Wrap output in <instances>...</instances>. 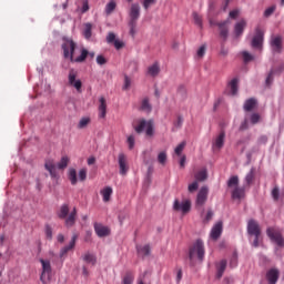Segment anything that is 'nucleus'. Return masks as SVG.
<instances>
[{
    "label": "nucleus",
    "mask_w": 284,
    "mask_h": 284,
    "mask_svg": "<svg viewBox=\"0 0 284 284\" xmlns=\"http://www.w3.org/2000/svg\"><path fill=\"white\" fill-rule=\"evenodd\" d=\"M90 125V118H82L78 124L79 130H83Z\"/></svg>",
    "instance_id": "obj_42"
},
{
    "label": "nucleus",
    "mask_w": 284,
    "mask_h": 284,
    "mask_svg": "<svg viewBox=\"0 0 284 284\" xmlns=\"http://www.w3.org/2000/svg\"><path fill=\"white\" fill-rule=\"evenodd\" d=\"M256 178V170L252 168L250 172L245 176V183L246 185H250L251 183H254V179Z\"/></svg>",
    "instance_id": "obj_34"
},
{
    "label": "nucleus",
    "mask_w": 284,
    "mask_h": 284,
    "mask_svg": "<svg viewBox=\"0 0 284 284\" xmlns=\"http://www.w3.org/2000/svg\"><path fill=\"white\" fill-rule=\"evenodd\" d=\"M58 217L64 220L67 227H74L77 223V207H73L70 213V204H62L58 211Z\"/></svg>",
    "instance_id": "obj_1"
},
{
    "label": "nucleus",
    "mask_w": 284,
    "mask_h": 284,
    "mask_svg": "<svg viewBox=\"0 0 284 284\" xmlns=\"http://www.w3.org/2000/svg\"><path fill=\"white\" fill-rule=\"evenodd\" d=\"M276 10V7H270L264 11V17H271V14H274V11Z\"/></svg>",
    "instance_id": "obj_59"
},
{
    "label": "nucleus",
    "mask_w": 284,
    "mask_h": 284,
    "mask_svg": "<svg viewBox=\"0 0 284 284\" xmlns=\"http://www.w3.org/2000/svg\"><path fill=\"white\" fill-rule=\"evenodd\" d=\"M280 194H281V191L278 190L277 186H275V187L272 190V196H273L274 201H278Z\"/></svg>",
    "instance_id": "obj_57"
},
{
    "label": "nucleus",
    "mask_w": 284,
    "mask_h": 284,
    "mask_svg": "<svg viewBox=\"0 0 284 284\" xmlns=\"http://www.w3.org/2000/svg\"><path fill=\"white\" fill-rule=\"evenodd\" d=\"M45 234H47V239L52 240V227L47 226Z\"/></svg>",
    "instance_id": "obj_64"
},
{
    "label": "nucleus",
    "mask_w": 284,
    "mask_h": 284,
    "mask_svg": "<svg viewBox=\"0 0 284 284\" xmlns=\"http://www.w3.org/2000/svg\"><path fill=\"white\" fill-rule=\"evenodd\" d=\"M40 263L42 265V273L40 276L41 283L45 284L48 281L52 278V265L50 264L49 260H40Z\"/></svg>",
    "instance_id": "obj_5"
},
{
    "label": "nucleus",
    "mask_w": 284,
    "mask_h": 284,
    "mask_svg": "<svg viewBox=\"0 0 284 284\" xmlns=\"http://www.w3.org/2000/svg\"><path fill=\"white\" fill-rule=\"evenodd\" d=\"M258 121H261V115L258 113H253L251 115V123L253 125H256V123H258Z\"/></svg>",
    "instance_id": "obj_52"
},
{
    "label": "nucleus",
    "mask_w": 284,
    "mask_h": 284,
    "mask_svg": "<svg viewBox=\"0 0 284 284\" xmlns=\"http://www.w3.org/2000/svg\"><path fill=\"white\" fill-rule=\"evenodd\" d=\"M88 179V169H81L79 171V181H85Z\"/></svg>",
    "instance_id": "obj_50"
},
{
    "label": "nucleus",
    "mask_w": 284,
    "mask_h": 284,
    "mask_svg": "<svg viewBox=\"0 0 284 284\" xmlns=\"http://www.w3.org/2000/svg\"><path fill=\"white\" fill-rule=\"evenodd\" d=\"M274 82V71H271L266 78V85L270 88V85H272V83Z\"/></svg>",
    "instance_id": "obj_53"
},
{
    "label": "nucleus",
    "mask_w": 284,
    "mask_h": 284,
    "mask_svg": "<svg viewBox=\"0 0 284 284\" xmlns=\"http://www.w3.org/2000/svg\"><path fill=\"white\" fill-rule=\"evenodd\" d=\"M140 110L142 112H146V114H150L152 112V104H150V99L144 98L141 102Z\"/></svg>",
    "instance_id": "obj_25"
},
{
    "label": "nucleus",
    "mask_w": 284,
    "mask_h": 284,
    "mask_svg": "<svg viewBox=\"0 0 284 284\" xmlns=\"http://www.w3.org/2000/svg\"><path fill=\"white\" fill-rule=\"evenodd\" d=\"M138 254H141L142 256H150V245H143V246H138Z\"/></svg>",
    "instance_id": "obj_37"
},
{
    "label": "nucleus",
    "mask_w": 284,
    "mask_h": 284,
    "mask_svg": "<svg viewBox=\"0 0 284 284\" xmlns=\"http://www.w3.org/2000/svg\"><path fill=\"white\" fill-rule=\"evenodd\" d=\"M227 185L229 187H234V189L239 187V176L236 175L231 176L227 182Z\"/></svg>",
    "instance_id": "obj_41"
},
{
    "label": "nucleus",
    "mask_w": 284,
    "mask_h": 284,
    "mask_svg": "<svg viewBox=\"0 0 284 284\" xmlns=\"http://www.w3.org/2000/svg\"><path fill=\"white\" fill-rule=\"evenodd\" d=\"M174 212H181L182 214H189L192 210V202L190 200L179 201L175 200L173 203Z\"/></svg>",
    "instance_id": "obj_7"
},
{
    "label": "nucleus",
    "mask_w": 284,
    "mask_h": 284,
    "mask_svg": "<svg viewBox=\"0 0 284 284\" xmlns=\"http://www.w3.org/2000/svg\"><path fill=\"white\" fill-rule=\"evenodd\" d=\"M266 281L268 284L278 283V278H281V271L276 267H272L266 272Z\"/></svg>",
    "instance_id": "obj_11"
},
{
    "label": "nucleus",
    "mask_w": 284,
    "mask_h": 284,
    "mask_svg": "<svg viewBox=\"0 0 284 284\" xmlns=\"http://www.w3.org/2000/svg\"><path fill=\"white\" fill-rule=\"evenodd\" d=\"M134 283V273L132 272H126L124 277H123V284H132Z\"/></svg>",
    "instance_id": "obj_40"
},
{
    "label": "nucleus",
    "mask_w": 284,
    "mask_h": 284,
    "mask_svg": "<svg viewBox=\"0 0 284 284\" xmlns=\"http://www.w3.org/2000/svg\"><path fill=\"white\" fill-rule=\"evenodd\" d=\"M193 19H194L195 26H199V28H203V18H201L199 13L194 12Z\"/></svg>",
    "instance_id": "obj_43"
},
{
    "label": "nucleus",
    "mask_w": 284,
    "mask_h": 284,
    "mask_svg": "<svg viewBox=\"0 0 284 284\" xmlns=\"http://www.w3.org/2000/svg\"><path fill=\"white\" fill-rule=\"evenodd\" d=\"M230 265L231 267H236V265H239V254L236 252L233 253Z\"/></svg>",
    "instance_id": "obj_48"
},
{
    "label": "nucleus",
    "mask_w": 284,
    "mask_h": 284,
    "mask_svg": "<svg viewBox=\"0 0 284 284\" xmlns=\"http://www.w3.org/2000/svg\"><path fill=\"white\" fill-rule=\"evenodd\" d=\"M244 195H245V189H243V187L236 186L232 191V199H243Z\"/></svg>",
    "instance_id": "obj_33"
},
{
    "label": "nucleus",
    "mask_w": 284,
    "mask_h": 284,
    "mask_svg": "<svg viewBox=\"0 0 284 284\" xmlns=\"http://www.w3.org/2000/svg\"><path fill=\"white\" fill-rule=\"evenodd\" d=\"M229 90L232 97H236V94H239V79L234 78L229 82Z\"/></svg>",
    "instance_id": "obj_22"
},
{
    "label": "nucleus",
    "mask_w": 284,
    "mask_h": 284,
    "mask_svg": "<svg viewBox=\"0 0 284 284\" xmlns=\"http://www.w3.org/2000/svg\"><path fill=\"white\" fill-rule=\"evenodd\" d=\"M112 187L111 186H105L102 191H101V194H102V199L104 201V203H108L110 202V199L112 196Z\"/></svg>",
    "instance_id": "obj_27"
},
{
    "label": "nucleus",
    "mask_w": 284,
    "mask_h": 284,
    "mask_svg": "<svg viewBox=\"0 0 284 284\" xmlns=\"http://www.w3.org/2000/svg\"><path fill=\"white\" fill-rule=\"evenodd\" d=\"M94 231H95V234L100 239H103V236H109L110 235V229H108V226H103V224L95 223L94 224Z\"/></svg>",
    "instance_id": "obj_18"
},
{
    "label": "nucleus",
    "mask_w": 284,
    "mask_h": 284,
    "mask_svg": "<svg viewBox=\"0 0 284 284\" xmlns=\"http://www.w3.org/2000/svg\"><path fill=\"white\" fill-rule=\"evenodd\" d=\"M195 181H207V169H202L195 173Z\"/></svg>",
    "instance_id": "obj_28"
},
{
    "label": "nucleus",
    "mask_w": 284,
    "mask_h": 284,
    "mask_svg": "<svg viewBox=\"0 0 284 284\" xmlns=\"http://www.w3.org/2000/svg\"><path fill=\"white\" fill-rule=\"evenodd\" d=\"M247 234L248 236H261V225L256 220H250L247 222Z\"/></svg>",
    "instance_id": "obj_13"
},
{
    "label": "nucleus",
    "mask_w": 284,
    "mask_h": 284,
    "mask_svg": "<svg viewBox=\"0 0 284 284\" xmlns=\"http://www.w3.org/2000/svg\"><path fill=\"white\" fill-rule=\"evenodd\" d=\"M263 37H264L263 30L257 28L255 30V34L251 42L252 48H256L257 50H263Z\"/></svg>",
    "instance_id": "obj_10"
},
{
    "label": "nucleus",
    "mask_w": 284,
    "mask_h": 284,
    "mask_svg": "<svg viewBox=\"0 0 284 284\" xmlns=\"http://www.w3.org/2000/svg\"><path fill=\"white\" fill-rule=\"evenodd\" d=\"M196 190H199L197 181H194L193 183L189 184V192L193 193V192H196Z\"/></svg>",
    "instance_id": "obj_54"
},
{
    "label": "nucleus",
    "mask_w": 284,
    "mask_h": 284,
    "mask_svg": "<svg viewBox=\"0 0 284 284\" xmlns=\"http://www.w3.org/2000/svg\"><path fill=\"white\" fill-rule=\"evenodd\" d=\"M114 10H116V2L114 0H111L104 9V12L108 17H110V14H112V12H114Z\"/></svg>",
    "instance_id": "obj_36"
},
{
    "label": "nucleus",
    "mask_w": 284,
    "mask_h": 284,
    "mask_svg": "<svg viewBox=\"0 0 284 284\" xmlns=\"http://www.w3.org/2000/svg\"><path fill=\"white\" fill-rule=\"evenodd\" d=\"M97 63H98V65H105V63H108V60L103 55H98Z\"/></svg>",
    "instance_id": "obj_56"
},
{
    "label": "nucleus",
    "mask_w": 284,
    "mask_h": 284,
    "mask_svg": "<svg viewBox=\"0 0 284 284\" xmlns=\"http://www.w3.org/2000/svg\"><path fill=\"white\" fill-rule=\"evenodd\" d=\"M212 216H214V212H212V210H209L205 217H204V223H210Z\"/></svg>",
    "instance_id": "obj_61"
},
{
    "label": "nucleus",
    "mask_w": 284,
    "mask_h": 284,
    "mask_svg": "<svg viewBox=\"0 0 284 284\" xmlns=\"http://www.w3.org/2000/svg\"><path fill=\"white\" fill-rule=\"evenodd\" d=\"M159 72H161V68L159 67V62L153 63L148 68V74L150 77H159Z\"/></svg>",
    "instance_id": "obj_26"
},
{
    "label": "nucleus",
    "mask_w": 284,
    "mask_h": 284,
    "mask_svg": "<svg viewBox=\"0 0 284 284\" xmlns=\"http://www.w3.org/2000/svg\"><path fill=\"white\" fill-rule=\"evenodd\" d=\"M136 140L134 139V135H129L126 139V143L129 145V150H134V144Z\"/></svg>",
    "instance_id": "obj_49"
},
{
    "label": "nucleus",
    "mask_w": 284,
    "mask_h": 284,
    "mask_svg": "<svg viewBox=\"0 0 284 284\" xmlns=\"http://www.w3.org/2000/svg\"><path fill=\"white\" fill-rule=\"evenodd\" d=\"M271 48L274 54H281L283 52V38L281 36L273 37L271 39Z\"/></svg>",
    "instance_id": "obj_12"
},
{
    "label": "nucleus",
    "mask_w": 284,
    "mask_h": 284,
    "mask_svg": "<svg viewBox=\"0 0 284 284\" xmlns=\"http://www.w3.org/2000/svg\"><path fill=\"white\" fill-rule=\"evenodd\" d=\"M226 267H227V261L226 260H222L217 264V266H216V270H217L216 277L217 278H222L223 277V274H225Z\"/></svg>",
    "instance_id": "obj_23"
},
{
    "label": "nucleus",
    "mask_w": 284,
    "mask_h": 284,
    "mask_svg": "<svg viewBox=\"0 0 284 284\" xmlns=\"http://www.w3.org/2000/svg\"><path fill=\"white\" fill-rule=\"evenodd\" d=\"M106 41L108 43H114L116 41V34H114L113 32H110L106 37Z\"/></svg>",
    "instance_id": "obj_60"
},
{
    "label": "nucleus",
    "mask_w": 284,
    "mask_h": 284,
    "mask_svg": "<svg viewBox=\"0 0 284 284\" xmlns=\"http://www.w3.org/2000/svg\"><path fill=\"white\" fill-rule=\"evenodd\" d=\"M229 23H230V21H227V20L216 23V26L220 30V37H221V39H223V41H227V37L230 34V28L227 27Z\"/></svg>",
    "instance_id": "obj_17"
},
{
    "label": "nucleus",
    "mask_w": 284,
    "mask_h": 284,
    "mask_svg": "<svg viewBox=\"0 0 284 284\" xmlns=\"http://www.w3.org/2000/svg\"><path fill=\"white\" fill-rule=\"evenodd\" d=\"M63 57L64 59H70V61H74V50H77V42L70 38H63L62 43Z\"/></svg>",
    "instance_id": "obj_4"
},
{
    "label": "nucleus",
    "mask_w": 284,
    "mask_h": 284,
    "mask_svg": "<svg viewBox=\"0 0 284 284\" xmlns=\"http://www.w3.org/2000/svg\"><path fill=\"white\" fill-rule=\"evenodd\" d=\"M266 234L271 239V241H274V243H276V245H278L280 247H283V245H284L283 236L281 235V233H278V231H276V229L268 227L266 230Z\"/></svg>",
    "instance_id": "obj_8"
},
{
    "label": "nucleus",
    "mask_w": 284,
    "mask_h": 284,
    "mask_svg": "<svg viewBox=\"0 0 284 284\" xmlns=\"http://www.w3.org/2000/svg\"><path fill=\"white\" fill-rule=\"evenodd\" d=\"M68 163H70V158H68V155L62 156L58 163V169L65 170V168H68Z\"/></svg>",
    "instance_id": "obj_38"
},
{
    "label": "nucleus",
    "mask_w": 284,
    "mask_h": 284,
    "mask_svg": "<svg viewBox=\"0 0 284 284\" xmlns=\"http://www.w3.org/2000/svg\"><path fill=\"white\" fill-rule=\"evenodd\" d=\"M245 26H247V22H245V20H241L235 24L236 37H241V34H243V30H245Z\"/></svg>",
    "instance_id": "obj_30"
},
{
    "label": "nucleus",
    "mask_w": 284,
    "mask_h": 284,
    "mask_svg": "<svg viewBox=\"0 0 284 284\" xmlns=\"http://www.w3.org/2000/svg\"><path fill=\"white\" fill-rule=\"evenodd\" d=\"M175 128H182L183 125V116L179 115L178 120L174 122Z\"/></svg>",
    "instance_id": "obj_62"
},
{
    "label": "nucleus",
    "mask_w": 284,
    "mask_h": 284,
    "mask_svg": "<svg viewBox=\"0 0 284 284\" xmlns=\"http://www.w3.org/2000/svg\"><path fill=\"white\" fill-rule=\"evenodd\" d=\"M85 39H90L92 37V24L87 23L83 32Z\"/></svg>",
    "instance_id": "obj_44"
},
{
    "label": "nucleus",
    "mask_w": 284,
    "mask_h": 284,
    "mask_svg": "<svg viewBox=\"0 0 284 284\" xmlns=\"http://www.w3.org/2000/svg\"><path fill=\"white\" fill-rule=\"evenodd\" d=\"M156 0H143L142 6L144 10H150L151 6H155Z\"/></svg>",
    "instance_id": "obj_47"
},
{
    "label": "nucleus",
    "mask_w": 284,
    "mask_h": 284,
    "mask_svg": "<svg viewBox=\"0 0 284 284\" xmlns=\"http://www.w3.org/2000/svg\"><path fill=\"white\" fill-rule=\"evenodd\" d=\"M118 163L121 176H125L130 170V166L128 165V156H125L123 153H120L118 155Z\"/></svg>",
    "instance_id": "obj_14"
},
{
    "label": "nucleus",
    "mask_w": 284,
    "mask_h": 284,
    "mask_svg": "<svg viewBox=\"0 0 284 284\" xmlns=\"http://www.w3.org/2000/svg\"><path fill=\"white\" fill-rule=\"evenodd\" d=\"M78 77L79 71H77L75 69H70L68 75L69 85H71V88H75L77 92H81V88H83V82H81V80H77Z\"/></svg>",
    "instance_id": "obj_6"
},
{
    "label": "nucleus",
    "mask_w": 284,
    "mask_h": 284,
    "mask_svg": "<svg viewBox=\"0 0 284 284\" xmlns=\"http://www.w3.org/2000/svg\"><path fill=\"white\" fill-rule=\"evenodd\" d=\"M45 170H48L50 176L52 179H57V166L54 165V162L52 161H47L44 164Z\"/></svg>",
    "instance_id": "obj_24"
},
{
    "label": "nucleus",
    "mask_w": 284,
    "mask_h": 284,
    "mask_svg": "<svg viewBox=\"0 0 284 284\" xmlns=\"http://www.w3.org/2000/svg\"><path fill=\"white\" fill-rule=\"evenodd\" d=\"M242 57L244 59V63H250V61H254V55L250 54V52L247 51H243Z\"/></svg>",
    "instance_id": "obj_46"
},
{
    "label": "nucleus",
    "mask_w": 284,
    "mask_h": 284,
    "mask_svg": "<svg viewBox=\"0 0 284 284\" xmlns=\"http://www.w3.org/2000/svg\"><path fill=\"white\" fill-rule=\"evenodd\" d=\"M82 258L84 263H88L89 265H97V257L94 254L85 253Z\"/></svg>",
    "instance_id": "obj_35"
},
{
    "label": "nucleus",
    "mask_w": 284,
    "mask_h": 284,
    "mask_svg": "<svg viewBox=\"0 0 284 284\" xmlns=\"http://www.w3.org/2000/svg\"><path fill=\"white\" fill-rule=\"evenodd\" d=\"M133 129L136 134H143L145 132L146 136L154 135V122L152 120L146 121L145 119H140L133 124Z\"/></svg>",
    "instance_id": "obj_3"
},
{
    "label": "nucleus",
    "mask_w": 284,
    "mask_h": 284,
    "mask_svg": "<svg viewBox=\"0 0 284 284\" xmlns=\"http://www.w3.org/2000/svg\"><path fill=\"white\" fill-rule=\"evenodd\" d=\"M99 101V116L100 119H105V114H108V104L105 102V98L101 97Z\"/></svg>",
    "instance_id": "obj_20"
},
{
    "label": "nucleus",
    "mask_w": 284,
    "mask_h": 284,
    "mask_svg": "<svg viewBox=\"0 0 284 284\" xmlns=\"http://www.w3.org/2000/svg\"><path fill=\"white\" fill-rule=\"evenodd\" d=\"M222 234H223V222L220 221L215 223L214 226L212 227L210 236L212 241H219Z\"/></svg>",
    "instance_id": "obj_15"
},
{
    "label": "nucleus",
    "mask_w": 284,
    "mask_h": 284,
    "mask_svg": "<svg viewBox=\"0 0 284 284\" xmlns=\"http://www.w3.org/2000/svg\"><path fill=\"white\" fill-rule=\"evenodd\" d=\"M130 85H132V80H130V78L128 75H125L123 90H130Z\"/></svg>",
    "instance_id": "obj_55"
},
{
    "label": "nucleus",
    "mask_w": 284,
    "mask_h": 284,
    "mask_svg": "<svg viewBox=\"0 0 284 284\" xmlns=\"http://www.w3.org/2000/svg\"><path fill=\"white\" fill-rule=\"evenodd\" d=\"M203 258H205V245L203 244V240H196L189 250L190 263L192 266H194L195 260L203 263Z\"/></svg>",
    "instance_id": "obj_2"
},
{
    "label": "nucleus",
    "mask_w": 284,
    "mask_h": 284,
    "mask_svg": "<svg viewBox=\"0 0 284 284\" xmlns=\"http://www.w3.org/2000/svg\"><path fill=\"white\" fill-rule=\"evenodd\" d=\"M224 143H225V131H222L215 139V142L213 143L214 150H221Z\"/></svg>",
    "instance_id": "obj_21"
},
{
    "label": "nucleus",
    "mask_w": 284,
    "mask_h": 284,
    "mask_svg": "<svg viewBox=\"0 0 284 284\" xmlns=\"http://www.w3.org/2000/svg\"><path fill=\"white\" fill-rule=\"evenodd\" d=\"M158 162L160 163V165H165V163H168V152H160L158 154Z\"/></svg>",
    "instance_id": "obj_39"
},
{
    "label": "nucleus",
    "mask_w": 284,
    "mask_h": 284,
    "mask_svg": "<svg viewBox=\"0 0 284 284\" xmlns=\"http://www.w3.org/2000/svg\"><path fill=\"white\" fill-rule=\"evenodd\" d=\"M141 17V7L139 6V3H133L131 4V9H130V22H138L139 18Z\"/></svg>",
    "instance_id": "obj_16"
},
{
    "label": "nucleus",
    "mask_w": 284,
    "mask_h": 284,
    "mask_svg": "<svg viewBox=\"0 0 284 284\" xmlns=\"http://www.w3.org/2000/svg\"><path fill=\"white\" fill-rule=\"evenodd\" d=\"M77 235H73L69 245L64 246L61 251H60V258H63V256H65V254H68V252H70L71 250H74V246L77 245Z\"/></svg>",
    "instance_id": "obj_19"
},
{
    "label": "nucleus",
    "mask_w": 284,
    "mask_h": 284,
    "mask_svg": "<svg viewBox=\"0 0 284 284\" xmlns=\"http://www.w3.org/2000/svg\"><path fill=\"white\" fill-rule=\"evenodd\" d=\"M68 179H69L71 185H77V183H79V179H77V170L75 169H69Z\"/></svg>",
    "instance_id": "obj_31"
},
{
    "label": "nucleus",
    "mask_w": 284,
    "mask_h": 284,
    "mask_svg": "<svg viewBox=\"0 0 284 284\" xmlns=\"http://www.w3.org/2000/svg\"><path fill=\"white\" fill-rule=\"evenodd\" d=\"M185 141L181 142L174 150V153L178 155V156H181V154L183 153V150H185Z\"/></svg>",
    "instance_id": "obj_45"
},
{
    "label": "nucleus",
    "mask_w": 284,
    "mask_h": 284,
    "mask_svg": "<svg viewBox=\"0 0 284 284\" xmlns=\"http://www.w3.org/2000/svg\"><path fill=\"white\" fill-rule=\"evenodd\" d=\"M114 48H115V50H121V48H123L125 44L122 42V41H120V40H115L114 42Z\"/></svg>",
    "instance_id": "obj_63"
},
{
    "label": "nucleus",
    "mask_w": 284,
    "mask_h": 284,
    "mask_svg": "<svg viewBox=\"0 0 284 284\" xmlns=\"http://www.w3.org/2000/svg\"><path fill=\"white\" fill-rule=\"evenodd\" d=\"M210 190L207 186H202L197 193L195 205L196 207H203L207 202V194Z\"/></svg>",
    "instance_id": "obj_9"
},
{
    "label": "nucleus",
    "mask_w": 284,
    "mask_h": 284,
    "mask_svg": "<svg viewBox=\"0 0 284 284\" xmlns=\"http://www.w3.org/2000/svg\"><path fill=\"white\" fill-rule=\"evenodd\" d=\"M130 26V34L133 37L136 34V22H129Z\"/></svg>",
    "instance_id": "obj_58"
},
{
    "label": "nucleus",
    "mask_w": 284,
    "mask_h": 284,
    "mask_svg": "<svg viewBox=\"0 0 284 284\" xmlns=\"http://www.w3.org/2000/svg\"><path fill=\"white\" fill-rule=\"evenodd\" d=\"M205 50H206V47L205 44L201 45L196 52L199 59H203V57H205Z\"/></svg>",
    "instance_id": "obj_51"
},
{
    "label": "nucleus",
    "mask_w": 284,
    "mask_h": 284,
    "mask_svg": "<svg viewBox=\"0 0 284 284\" xmlns=\"http://www.w3.org/2000/svg\"><path fill=\"white\" fill-rule=\"evenodd\" d=\"M256 108V99L251 98L248 100L245 101L244 103V110L245 112H252V110Z\"/></svg>",
    "instance_id": "obj_29"
},
{
    "label": "nucleus",
    "mask_w": 284,
    "mask_h": 284,
    "mask_svg": "<svg viewBox=\"0 0 284 284\" xmlns=\"http://www.w3.org/2000/svg\"><path fill=\"white\" fill-rule=\"evenodd\" d=\"M88 59V49H81V54L78 58H73L71 63H83Z\"/></svg>",
    "instance_id": "obj_32"
}]
</instances>
